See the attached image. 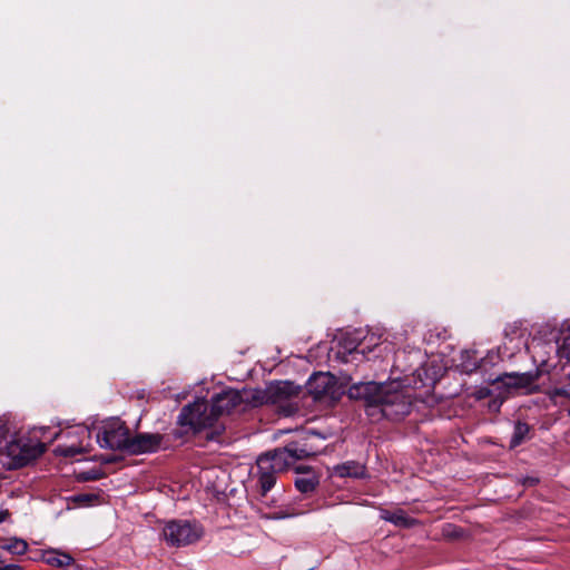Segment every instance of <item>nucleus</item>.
I'll return each mask as SVG.
<instances>
[{
    "label": "nucleus",
    "instance_id": "obj_7",
    "mask_svg": "<svg viewBox=\"0 0 570 570\" xmlns=\"http://www.w3.org/2000/svg\"><path fill=\"white\" fill-rule=\"evenodd\" d=\"M16 468L24 466L46 451V444L27 436H16L3 450Z\"/></svg>",
    "mask_w": 570,
    "mask_h": 570
},
{
    "label": "nucleus",
    "instance_id": "obj_21",
    "mask_svg": "<svg viewBox=\"0 0 570 570\" xmlns=\"http://www.w3.org/2000/svg\"><path fill=\"white\" fill-rule=\"evenodd\" d=\"M558 355L560 358H566L570 362V332L563 334L562 341L558 346Z\"/></svg>",
    "mask_w": 570,
    "mask_h": 570
},
{
    "label": "nucleus",
    "instance_id": "obj_10",
    "mask_svg": "<svg viewBox=\"0 0 570 570\" xmlns=\"http://www.w3.org/2000/svg\"><path fill=\"white\" fill-rule=\"evenodd\" d=\"M43 556V563L61 570H81L75 558L60 549L47 548Z\"/></svg>",
    "mask_w": 570,
    "mask_h": 570
},
{
    "label": "nucleus",
    "instance_id": "obj_16",
    "mask_svg": "<svg viewBox=\"0 0 570 570\" xmlns=\"http://www.w3.org/2000/svg\"><path fill=\"white\" fill-rule=\"evenodd\" d=\"M0 549L12 554L21 556L27 552L28 543L22 539L12 538L3 542Z\"/></svg>",
    "mask_w": 570,
    "mask_h": 570
},
{
    "label": "nucleus",
    "instance_id": "obj_12",
    "mask_svg": "<svg viewBox=\"0 0 570 570\" xmlns=\"http://www.w3.org/2000/svg\"><path fill=\"white\" fill-rule=\"evenodd\" d=\"M525 346L527 338L524 333L520 328L515 327L511 332L505 333L503 347L510 356L520 352Z\"/></svg>",
    "mask_w": 570,
    "mask_h": 570
},
{
    "label": "nucleus",
    "instance_id": "obj_14",
    "mask_svg": "<svg viewBox=\"0 0 570 570\" xmlns=\"http://www.w3.org/2000/svg\"><path fill=\"white\" fill-rule=\"evenodd\" d=\"M380 517L382 520L393 523L401 528H411L415 524V520L410 518L403 510L397 509L394 511L381 510Z\"/></svg>",
    "mask_w": 570,
    "mask_h": 570
},
{
    "label": "nucleus",
    "instance_id": "obj_13",
    "mask_svg": "<svg viewBox=\"0 0 570 570\" xmlns=\"http://www.w3.org/2000/svg\"><path fill=\"white\" fill-rule=\"evenodd\" d=\"M500 381L509 389H527L534 382V376L530 373L504 374Z\"/></svg>",
    "mask_w": 570,
    "mask_h": 570
},
{
    "label": "nucleus",
    "instance_id": "obj_1",
    "mask_svg": "<svg viewBox=\"0 0 570 570\" xmlns=\"http://www.w3.org/2000/svg\"><path fill=\"white\" fill-rule=\"evenodd\" d=\"M252 393V389L242 391L228 389L215 394L210 403L198 400L181 409L178 423L190 426L195 431L215 428V433H219L222 428L215 426L218 419L235 411H245L248 406L253 407Z\"/></svg>",
    "mask_w": 570,
    "mask_h": 570
},
{
    "label": "nucleus",
    "instance_id": "obj_25",
    "mask_svg": "<svg viewBox=\"0 0 570 570\" xmlns=\"http://www.w3.org/2000/svg\"><path fill=\"white\" fill-rule=\"evenodd\" d=\"M46 553V549H39L33 552H31L29 559L32 561H42L43 562V556Z\"/></svg>",
    "mask_w": 570,
    "mask_h": 570
},
{
    "label": "nucleus",
    "instance_id": "obj_5",
    "mask_svg": "<svg viewBox=\"0 0 570 570\" xmlns=\"http://www.w3.org/2000/svg\"><path fill=\"white\" fill-rule=\"evenodd\" d=\"M204 534L203 527L187 520H173L163 529V537L171 547H186L196 543Z\"/></svg>",
    "mask_w": 570,
    "mask_h": 570
},
{
    "label": "nucleus",
    "instance_id": "obj_6",
    "mask_svg": "<svg viewBox=\"0 0 570 570\" xmlns=\"http://www.w3.org/2000/svg\"><path fill=\"white\" fill-rule=\"evenodd\" d=\"M307 392L315 401L334 404L344 394V389L331 373L313 374L306 383Z\"/></svg>",
    "mask_w": 570,
    "mask_h": 570
},
{
    "label": "nucleus",
    "instance_id": "obj_8",
    "mask_svg": "<svg viewBox=\"0 0 570 570\" xmlns=\"http://www.w3.org/2000/svg\"><path fill=\"white\" fill-rule=\"evenodd\" d=\"M129 435V430L124 422L115 419L104 423L101 430L97 433V442L100 448L127 452Z\"/></svg>",
    "mask_w": 570,
    "mask_h": 570
},
{
    "label": "nucleus",
    "instance_id": "obj_26",
    "mask_svg": "<svg viewBox=\"0 0 570 570\" xmlns=\"http://www.w3.org/2000/svg\"><path fill=\"white\" fill-rule=\"evenodd\" d=\"M0 570H22V568L18 564H4V562L0 561Z\"/></svg>",
    "mask_w": 570,
    "mask_h": 570
},
{
    "label": "nucleus",
    "instance_id": "obj_24",
    "mask_svg": "<svg viewBox=\"0 0 570 570\" xmlns=\"http://www.w3.org/2000/svg\"><path fill=\"white\" fill-rule=\"evenodd\" d=\"M96 499H97V495H95V494H87V493H82V494H78V495L73 497V501L79 503V504H81V505H88L92 501H95Z\"/></svg>",
    "mask_w": 570,
    "mask_h": 570
},
{
    "label": "nucleus",
    "instance_id": "obj_20",
    "mask_svg": "<svg viewBox=\"0 0 570 570\" xmlns=\"http://www.w3.org/2000/svg\"><path fill=\"white\" fill-rule=\"evenodd\" d=\"M16 436L10 422L4 417H0V451H3L7 444Z\"/></svg>",
    "mask_w": 570,
    "mask_h": 570
},
{
    "label": "nucleus",
    "instance_id": "obj_23",
    "mask_svg": "<svg viewBox=\"0 0 570 570\" xmlns=\"http://www.w3.org/2000/svg\"><path fill=\"white\" fill-rule=\"evenodd\" d=\"M549 397L556 402L558 397L570 400V386L554 387L549 392Z\"/></svg>",
    "mask_w": 570,
    "mask_h": 570
},
{
    "label": "nucleus",
    "instance_id": "obj_4",
    "mask_svg": "<svg viewBox=\"0 0 570 570\" xmlns=\"http://www.w3.org/2000/svg\"><path fill=\"white\" fill-rule=\"evenodd\" d=\"M253 407L272 404L281 409L285 416L297 411V404L293 399L299 394V386L288 381L272 382L264 390L252 389Z\"/></svg>",
    "mask_w": 570,
    "mask_h": 570
},
{
    "label": "nucleus",
    "instance_id": "obj_17",
    "mask_svg": "<svg viewBox=\"0 0 570 570\" xmlns=\"http://www.w3.org/2000/svg\"><path fill=\"white\" fill-rule=\"evenodd\" d=\"M480 361L474 352L464 351L461 354V371L464 373H472L479 367Z\"/></svg>",
    "mask_w": 570,
    "mask_h": 570
},
{
    "label": "nucleus",
    "instance_id": "obj_22",
    "mask_svg": "<svg viewBox=\"0 0 570 570\" xmlns=\"http://www.w3.org/2000/svg\"><path fill=\"white\" fill-rule=\"evenodd\" d=\"M87 444H82V442L79 445L70 444L63 448H60V453L67 458H72L76 454H79L86 450Z\"/></svg>",
    "mask_w": 570,
    "mask_h": 570
},
{
    "label": "nucleus",
    "instance_id": "obj_9",
    "mask_svg": "<svg viewBox=\"0 0 570 570\" xmlns=\"http://www.w3.org/2000/svg\"><path fill=\"white\" fill-rule=\"evenodd\" d=\"M161 440V435L149 433H140L134 438L129 436L127 452L130 454L155 452L160 448Z\"/></svg>",
    "mask_w": 570,
    "mask_h": 570
},
{
    "label": "nucleus",
    "instance_id": "obj_15",
    "mask_svg": "<svg viewBox=\"0 0 570 570\" xmlns=\"http://www.w3.org/2000/svg\"><path fill=\"white\" fill-rule=\"evenodd\" d=\"M334 474L340 478H362L365 466L356 461H346L334 466Z\"/></svg>",
    "mask_w": 570,
    "mask_h": 570
},
{
    "label": "nucleus",
    "instance_id": "obj_19",
    "mask_svg": "<svg viewBox=\"0 0 570 570\" xmlns=\"http://www.w3.org/2000/svg\"><path fill=\"white\" fill-rule=\"evenodd\" d=\"M318 484V479L316 475L308 473L307 475L297 478L295 480L296 489L302 493L313 492Z\"/></svg>",
    "mask_w": 570,
    "mask_h": 570
},
{
    "label": "nucleus",
    "instance_id": "obj_3",
    "mask_svg": "<svg viewBox=\"0 0 570 570\" xmlns=\"http://www.w3.org/2000/svg\"><path fill=\"white\" fill-rule=\"evenodd\" d=\"M363 389L370 407L379 409L382 415L389 420H401L411 411V395L407 390L402 389L397 381L380 384L368 382L363 384Z\"/></svg>",
    "mask_w": 570,
    "mask_h": 570
},
{
    "label": "nucleus",
    "instance_id": "obj_11",
    "mask_svg": "<svg viewBox=\"0 0 570 570\" xmlns=\"http://www.w3.org/2000/svg\"><path fill=\"white\" fill-rule=\"evenodd\" d=\"M367 342H362L357 346L350 348L348 353L353 358H356L357 355L365 356L366 353H375V356H381L383 354H389L393 352V347L390 343L379 342L374 335L367 338Z\"/></svg>",
    "mask_w": 570,
    "mask_h": 570
},
{
    "label": "nucleus",
    "instance_id": "obj_27",
    "mask_svg": "<svg viewBox=\"0 0 570 570\" xmlns=\"http://www.w3.org/2000/svg\"><path fill=\"white\" fill-rule=\"evenodd\" d=\"M9 515L10 513L7 510H0V523L4 522Z\"/></svg>",
    "mask_w": 570,
    "mask_h": 570
},
{
    "label": "nucleus",
    "instance_id": "obj_18",
    "mask_svg": "<svg viewBox=\"0 0 570 570\" xmlns=\"http://www.w3.org/2000/svg\"><path fill=\"white\" fill-rule=\"evenodd\" d=\"M530 426L524 422H517L510 441V448L519 446L528 436Z\"/></svg>",
    "mask_w": 570,
    "mask_h": 570
},
{
    "label": "nucleus",
    "instance_id": "obj_28",
    "mask_svg": "<svg viewBox=\"0 0 570 570\" xmlns=\"http://www.w3.org/2000/svg\"><path fill=\"white\" fill-rule=\"evenodd\" d=\"M79 433H80L81 435L87 436L88 439L90 438V431H89L87 428H83V426H82V428H79Z\"/></svg>",
    "mask_w": 570,
    "mask_h": 570
},
{
    "label": "nucleus",
    "instance_id": "obj_2",
    "mask_svg": "<svg viewBox=\"0 0 570 570\" xmlns=\"http://www.w3.org/2000/svg\"><path fill=\"white\" fill-rule=\"evenodd\" d=\"M323 439L321 433L311 430L304 433L302 440L261 455L257 459V470L262 495H265L275 485L277 472L284 471L297 460L316 455L320 448L314 444V441Z\"/></svg>",
    "mask_w": 570,
    "mask_h": 570
},
{
    "label": "nucleus",
    "instance_id": "obj_29",
    "mask_svg": "<svg viewBox=\"0 0 570 570\" xmlns=\"http://www.w3.org/2000/svg\"><path fill=\"white\" fill-rule=\"evenodd\" d=\"M537 482H538V480L534 478H528L524 480L525 485H534Z\"/></svg>",
    "mask_w": 570,
    "mask_h": 570
},
{
    "label": "nucleus",
    "instance_id": "obj_30",
    "mask_svg": "<svg viewBox=\"0 0 570 570\" xmlns=\"http://www.w3.org/2000/svg\"><path fill=\"white\" fill-rule=\"evenodd\" d=\"M301 514L299 512H292V513H286V514H279L277 518H288V517H294V515H298Z\"/></svg>",
    "mask_w": 570,
    "mask_h": 570
}]
</instances>
